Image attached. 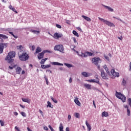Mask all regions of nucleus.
I'll return each mask as SVG.
<instances>
[{
	"instance_id": "f257e3e1",
	"label": "nucleus",
	"mask_w": 131,
	"mask_h": 131,
	"mask_svg": "<svg viewBox=\"0 0 131 131\" xmlns=\"http://www.w3.org/2000/svg\"><path fill=\"white\" fill-rule=\"evenodd\" d=\"M18 57L20 61H27L29 59V55L23 50H21L18 52Z\"/></svg>"
},
{
	"instance_id": "f03ea898",
	"label": "nucleus",
	"mask_w": 131,
	"mask_h": 131,
	"mask_svg": "<svg viewBox=\"0 0 131 131\" xmlns=\"http://www.w3.org/2000/svg\"><path fill=\"white\" fill-rule=\"evenodd\" d=\"M15 56L16 52L14 51H11L8 54L5 58V60L6 61H8V63H13L14 61V59H13V58H15Z\"/></svg>"
},
{
	"instance_id": "7ed1b4c3",
	"label": "nucleus",
	"mask_w": 131,
	"mask_h": 131,
	"mask_svg": "<svg viewBox=\"0 0 131 131\" xmlns=\"http://www.w3.org/2000/svg\"><path fill=\"white\" fill-rule=\"evenodd\" d=\"M115 95L116 97L118 98V99L121 100L123 103L125 102V101H126V97L123 94H121V93L116 91Z\"/></svg>"
},
{
	"instance_id": "20e7f679",
	"label": "nucleus",
	"mask_w": 131,
	"mask_h": 131,
	"mask_svg": "<svg viewBox=\"0 0 131 131\" xmlns=\"http://www.w3.org/2000/svg\"><path fill=\"white\" fill-rule=\"evenodd\" d=\"M99 20L101 21L102 22H103V23H105L107 26H110V27H115V25L114 24L106 20V19H104V18H102L101 17H98Z\"/></svg>"
},
{
	"instance_id": "39448f33",
	"label": "nucleus",
	"mask_w": 131,
	"mask_h": 131,
	"mask_svg": "<svg viewBox=\"0 0 131 131\" xmlns=\"http://www.w3.org/2000/svg\"><path fill=\"white\" fill-rule=\"evenodd\" d=\"M54 50L55 51H59L60 53L64 54V47H63V45H56L54 48Z\"/></svg>"
},
{
	"instance_id": "423d86ee",
	"label": "nucleus",
	"mask_w": 131,
	"mask_h": 131,
	"mask_svg": "<svg viewBox=\"0 0 131 131\" xmlns=\"http://www.w3.org/2000/svg\"><path fill=\"white\" fill-rule=\"evenodd\" d=\"M101 62L102 60L99 57H95L94 58H92V63L96 65V66H98V64Z\"/></svg>"
},
{
	"instance_id": "0eeeda50",
	"label": "nucleus",
	"mask_w": 131,
	"mask_h": 131,
	"mask_svg": "<svg viewBox=\"0 0 131 131\" xmlns=\"http://www.w3.org/2000/svg\"><path fill=\"white\" fill-rule=\"evenodd\" d=\"M8 44L0 43V54H3V52H4V49L5 48H7Z\"/></svg>"
},
{
	"instance_id": "6e6552de",
	"label": "nucleus",
	"mask_w": 131,
	"mask_h": 131,
	"mask_svg": "<svg viewBox=\"0 0 131 131\" xmlns=\"http://www.w3.org/2000/svg\"><path fill=\"white\" fill-rule=\"evenodd\" d=\"M111 73L114 77H119V73L115 72V70L113 69L111 70Z\"/></svg>"
},
{
	"instance_id": "1a4fd4ad",
	"label": "nucleus",
	"mask_w": 131,
	"mask_h": 131,
	"mask_svg": "<svg viewBox=\"0 0 131 131\" xmlns=\"http://www.w3.org/2000/svg\"><path fill=\"white\" fill-rule=\"evenodd\" d=\"M100 72H101V77L103 78V79H106L107 77V75L106 74V73H105L103 69H101L100 70Z\"/></svg>"
},
{
	"instance_id": "9d476101",
	"label": "nucleus",
	"mask_w": 131,
	"mask_h": 131,
	"mask_svg": "<svg viewBox=\"0 0 131 131\" xmlns=\"http://www.w3.org/2000/svg\"><path fill=\"white\" fill-rule=\"evenodd\" d=\"M62 36H63V35L58 33H55L53 35L54 38H59L60 37H62Z\"/></svg>"
},
{
	"instance_id": "9b49d317",
	"label": "nucleus",
	"mask_w": 131,
	"mask_h": 131,
	"mask_svg": "<svg viewBox=\"0 0 131 131\" xmlns=\"http://www.w3.org/2000/svg\"><path fill=\"white\" fill-rule=\"evenodd\" d=\"M88 56H89V57H92V56H95V54L92 53V52H90L89 51H87L86 52H85V57H88Z\"/></svg>"
},
{
	"instance_id": "f8f14e48",
	"label": "nucleus",
	"mask_w": 131,
	"mask_h": 131,
	"mask_svg": "<svg viewBox=\"0 0 131 131\" xmlns=\"http://www.w3.org/2000/svg\"><path fill=\"white\" fill-rule=\"evenodd\" d=\"M43 56H45V53L42 51V52L38 54V59H39V60H41V59H42V58H43Z\"/></svg>"
},
{
	"instance_id": "ddd939ff",
	"label": "nucleus",
	"mask_w": 131,
	"mask_h": 131,
	"mask_svg": "<svg viewBox=\"0 0 131 131\" xmlns=\"http://www.w3.org/2000/svg\"><path fill=\"white\" fill-rule=\"evenodd\" d=\"M21 70H22V69L21 68V67H17L16 69H15V72L16 74H20Z\"/></svg>"
},
{
	"instance_id": "4468645a",
	"label": "nucleus",
	"mask_w": 131,
	"mask_h": 131,
	"mask_svg": "<svg viewBox=\"0 0 131 131\" xmlns=\"http://www.w3.org/2000/svg\"><path fill=\"white\" fill-rule=\"evenodd\" d=\"M8 38H9V37H8L7 35L0 34V39H2V40H3V39H7Z\"/></svg>"
},
{
	"instance_id": "2eb2a0df",
	"label": "nucleus",
	"mask_w": 131,
	"mask_h": 131,
	"mask_svg": "<svg viewBox=\"0 0 131 131\" xmlns=\"http://www.w3.org/2000/svg\"><path fill=\"white\" fill-rule=\"evenodd\" d=\"M81 74L84 76V77H89V76H91V74L85 72H82Z\"/></svg>"
},
{
	"instance_id": "dca6fc26",
	"label": "nucleus",
	"mask_w": 131,
	"mask_h": 131,
	"mask_svg": "<svg viewBox=\"0 0 131 131\" xmlns=\"http://www.w3.org/2000/svg\"><path fill=\"white\" fill-rule=\"evenodd\" d=\"M85 124L87 126L88 130L91 131L92 130V127L91 126V125L89 124L87 121H85Z\"/></svg>"
},
{
	"instance_id": "f3484780",
	"label": "nucleus",
	"mask_w": 131,
	"mask_h": 131,
	"mask_svg": "<svg viewBox=\"0 0 131 131\" xmlns=\"http://www.w3.org/2000/svg\"><path fill=\"white\" fill-rule=\"evenodd\" d=\"M88 82H95L96 83L100 84V81L99 80H96L95 79L88 80Z\"/></svg>"
},
{
	"instance_id": "a211bd4d",
	"label": "nucleus",
	"mask_w": 131,
	"mask_h": 131,
	"mask_svg": "<svg viewBox=\"0 0 131 131\" xmlns=\"http://www.w3.org/2000/svg\"><path fill=\"white\" fill-rule=\"evenodd\" d=\"M82 18H83V19H85V20H86V21H88V22H91L92 21L91 18L84 15H82Z\"/></svg>"
},
{
	"instance_id": "6ab92c4d",
	"label": "nucleus",
	"mask_w": 131,
	"mask_h": 131,
	"mask_svg": "<svg viewBox=\"0 0 131 131\" xmlns=\"http://www.w3.org/2000/svg\"><path fill=\"white\" fill-rule=\"evenodd\" d=\"M41 67L42 69H47V68H50V67H51V64H42L41 65Z\"/></svg>"
},
{
	"instance_id": "aec40b11",
	"label": "nucleus",
	"mask_w": 131,
	"mask_h": 131,
	"mask_svg": "<svg viewBox=\"0 0 131 131\" xmlns=\"http://www.w3.org/2000/svg\"><path fill=\"white\" fill-rule=\"evenodd\" d=\"M52 65H56L57 66H63V63H61L58 62H51Z\"/></svg>"
},
{
	"instance_id": "412c9836",
	"label": "nucleus",
	"mask_w": 131,
	"mask_h": 131,
	"mask_svg": "<svg viewBox=\"0 0 131 131\" xmlns=\"http://www.w3.org/2000/svg\"><path fill=\"white\" fill-rule=\"evenodd\" d=\"M103 68L104 69H105V71L106 72V73H107L108 75H110L111 73H110V72L109 71V69H108V67H107V66L104 65L103 66Z\"/></svg>"
},
{
	"instance_id": "4be33fe9",
	"label": "nucleus",
	"mask_w": 131,
	"mask_h": 131,
	"mask_svg": "<svg viewBox=\"0 0 131 131\" xmlns=\"http://www.w3.org/2000/svg\"><path fill=\"white\" fill-rule=\"evenodd\" d=\"M103 7H104L105 8L107 9V10H108L109 12H113V11H114V10L113 8H111V7L109 6L104 5Z\"/></svg>"
},
{
	"instance_id": "5701e85b",
	"label": "nucleus",
	"mask_w": 131,
	"mask_h": 131,
	"mask_svg": "<svg viewBox=\"0 0 131 131\" xmlns=\"http://www.w3.org/2000/svg\"><path fill=\"white\" fill-rule=\"evenodd\" d=\"M84 86L88 90H91V89H92V85L90 84L85 83L84 84Z\"/></svg>"
},
{
	"instance_id": "b1692460",
	"label": "nucleus",
	"mask_w": 131,
	"mask_h": 131,
	"mask_svg": "<svg viewBox=\"0 0 131 131\" xmlns=\"http://www.w3.org/2000/svg\"><path fill=\"white\" fill-rule=\"evenodd\" d=\"M9 8L10 10H12V11H13V12H14L15 13H16V14H17L18 12H17V11L16 10V9H15V8L13 7V6H12L11 5H10L9 6Z\"/></svg>"
},
{
	"instance_id": "393cba45",
	"label": "nucleus",
	"mask_w": 131,
	"mask_h": 131,
	"mask_svg": "<svg viewBox=\"0 0 131 131\" xmlns=\"http://www.w3.org/2000/svg\"><path fill=\"white\" fill-rule=\"evenodd\" d=\"M74 102L75 104H76V105H77L78 106H80V102H79V100H78L77 98L74 100Z\"/></svg>"
},
{
	"instance_id": "a878e982",
	"label": "nucleus",
	"mask_w": 131,
	"mask_h": 131,
	"mask_svg": "<svg viewBox=\"0 0 131 131\" xmlns=\"http://www.w3.org/2000/svg\"><path fill=\"white\" fill-rule=\"evenodd\" d=\"M102 116H104V117H108L109 116V114L107 112H103L102 113Z\"/></svg>"
},
{
	"instance_id": "bb28decb",
	"label": "nucleus",
	"mask_w": 131,
	"mask_h": 131,
	"mask_svg": "<svg viewBox=\"0 0 131 131\" xmlns=\"http://www.w3.org/2000/svg\"><path fill=\"white\" fill-rule=\"evenodd\" d=\"M41 52V48L40 47H37L35 53L36 54H38V53H40Z\"/></svg>"
},
{
	"instance_id": "cd10ccee",
	"label": "nucleus",
	"mask_w": 131,
	"mask_h": 131,
	"mask_svg": "<svg viewBox=\"0 0 131 131\" xmlns=\"http://www.w3.org/2000/svg\"><path fill=\"white\" fill-rule=\"evenodd\" d=\"M73 34L74 35H75V36H77V37H79V35H78V33L76 32V31L73 30Z\"/></svg>"
},
{
	"instance_id": "c85d7f7f",
	"label": "nucleus",
	"mask_w": 131,
	"mask_h": 131,
	"mask_svg": "<svg viewBox=\"0 0 131 131\" xmlns=\"http://www.w3.org/2000/svg\"><path fill=\"white\" fill-rule=\"evenodd\" d=\"M23 102H25V103H30V100L28 99L22 98Z\"/></svg>"
},
{
	"instance_id": "c756f323",
	"label": "nucleus",
	"mask_w": 131,
	"mask_h": 131,
	"mask_svg": "<svg viewBox=\"0 0 131 131\" xmlns=\"http://www.w3.org/2000/svg\"><path fill=\"white\" fill-rule=\"evenodd\" d=\"M51 100L53 101V102H54V103H55V104H57L58 103V101L57 100V99L53 98L52 96L50 97Z\"/></svg>"
},
{
	"instance_id": "7c9ffc66",
	"label": "nucleus",
	"mask_w": 131,
	"mask_h": 131,
	"mask_svg": "<svg viewBox=\"0 0 131 131\" xmlns=\"http://www.w3.org/2000/svg\"><path fill=\"white\" fill-rule=\"evenodd\" d=\"M30 32H33V33H35V34L39 33V31H36V30H31Z\"/></svg>"
},
{
	"instance_id": "2f4dec72",
	"label": "nucleus",
	"mask_w": 131,
	"mask_h": 131,
	"mask_svg": "<svg viewBox=\"0 0 131 131\" xmlns=\"http://www.w3.org/2000/svg\"><path fill=\"white\" fill-rule=\"evenodd\" d=\"M64 65H65V66H67V67H68L69 68L72 67V65L70 64V63H64Z\"/></svg>"
},
{
	"instance_id": "473e14b6",
	"label": "nucleus",
	"mask_w": 131,
	"mask_h": 131,
	"mask_svg": "<svg viewBox=\"0 0 131 131\" xmlns=\"http://www.w3.org/2000/svg\"><path fill=\"white\" fill-rule=\"evenodd\" d=\"M44 78L46 81V84H47V85H49V80L48 79V77H47V76H44Z\"/></svg>"
},
{
	"instance_id": "72a5a7b5",
	"label": "nucleus",
	"mask_w": 131,
	"mask_h": 131,
	"mask_svg": "<svg viewBox=\"0 0 131 131\" xmlns=\"http://www.w3.org/2000/svg\"><path fill=\"white\" fill-rule=\"evenodd\" d=\"M9 33L10 34H11V35H12V36H13V37H14V38H18V36H15V35H14V33H13V32H9Z\"/></svg>"
},
{
	"instance_id": "f704fd0d",
	"label": "nucleus",
	"mask_w": 131,
	"mask_h": 131,
	"mask_svg": "<svg viewBox=\"0 0 131 131\" xmlns=\"http://www.w3.org/2000/svg\"><path fill=\"white\" fill-rule=\"evenodd\" d=\"M47 104H48L47 107H50V108H53V105H52V104H51L50 101H48Z\"/></svg>"
},
{
	"instance_id": "c9c22d12",
	"label": "nucleus",
	"mask_w": 131,
	"mask_h": 131,
	"mask_svg": "<svg viewBox=\"0 0 131 131\" xmlns=\"http://www.w3.org/2000/svg\"><path fill=\"white\" fill-rule=\"evenodd\" d=\"M74 116L75 117H76V118H79V116H80L79 113H75L74 114Z\"/></svg>"
},
{
	"instance_id": "e433bc0d",
	"label": "nucleus",
	"mask_w": 131,
	"mask_h": 131,
	"mask_svg": "<svg viewBox=\"0 0 131 131\" xmlns=\"http://www.w3.org/2000/svg\"><path fill=\"white\" fill-rule=\"evenodd\" d=\"M42 52L44 54H46V53H49L50 54H51V53H53V51L50 50H44Z\"/></svg>"
},
{
	"instance_id": "4c0bfd02",
	"label": "nucleus",
	"mask_w": 131,
	"mask_h": 131,
	"mask_svg": "<svg viewBox=\"0 0 131 131\" xmlns=\"http://www.w3.org/2000/svg\"><path fill=\"white\" fill-rule=\"evenodd\" d=\"M16 49H17V50H20V51H22L21 50H22V49H23V46H17V47H16Z\"/></svg>"
},
{
	"instance_id": "58836bf2",
	"label": "nucleus",
	"mask_w": 131,
	"mask_h": 131,
	"mask_svg": "<svg viewBox=\"0 0 131 131\" xmlns=\"http://www.w3.org/2000/svg\"><path fill=\"white\" fill-rule=\"evenodd\" d=\"M48 60V58L42 59L41 60L40 64H45V62Z\"/></svg>"
},
{
	"instance_id": "ea45409f",
	"label": "nucleus",
	"mask_w": 131,
	"mask_h": 131,
	"mask_svg": "<svg viewBox=\"0 0 131 131\" xmlns=\"http://www.w3.org/2000/svg\"><path fill=\"white\" fill-rule=\"evenodd\" d=\"M21 115H22V116H23V117H26V114L24 112H21L20 113Z\"/></svg>"
},
{
	"instance_id": "a19ab883",
	"label": "nucleus",
	"mask_w": 131,
	"mask_h": 131,
	"mask_svg": "<svg viewBox=\"0 0 131 131\" xmlns=\"http://www.w3.org/2000/svg\"><path fill=\"white\" fill-rule=\"evenodd\" d=\"M127 115L128 116H130V111L129 108L127 109Z\"/></svg>"
},
{
	"instance_id": "79ce46f5",
	"label": "nucleus",
	"mask_w": 131,
	"mask_h": 131,
	"mask_svg": "<svg viewBox=\"0 0 131 131\" xmlns=\"http://www.w3.org/2000/svg\"><path fill=\"white\" fill-rule=\"evenodd\" d=\"M85 55V53H82L81 55H79V56H81L82 58H86V56H85L84 55Z\"/></svg>"
},
{
	"instance_id": "37998d69",
	"label": "nucleus",
	"mask_w": 131,
	"mask_h": 131,
	"mask_svg": "<svg viewBox=\"0 0 131 131\" xmlns=\"http://www.w3.org/2000/svg\"><path fill=\"white\" fill-rule=\"evenodd\" d=\"M126 83V81H125V80H124V79H123V81H122V84L123 85H125Z\"/></svg>"
},
{
	"instance_id": "c03bdc74",
	"label": "nucleus",
	"mask_w": 131,
	"mask_h": 131,
	"mask_svg": "<svg viewBox=\"0 0 131 131\" xmlns=\"http://www.w3.org/2000/svg\"><path fill=\"white\" fill-rule=\"evenodd\" d=\"M0 123H1V126H4V125H5V123L2 120H0Z\"/></svg>"
},
{
	"instance_id": "a18cd8bd",
	"label": "nucleus",
	"mask_w": 131,
	"mask_h": 131,
	"mask_svg": "<svg viewBox=\"0 0 131 131\" xmlns=\"http://www.w3.org/2000/svg\"><path fill=\"white\" fill-rule=\"evenodd\" d=\"M48 127H49L50 130H51V131H55L54 128H53V127H52V126H51L50 125H49Z\"/></svg>"
},
{
	"instance_id": "49530a36",
	"label": "nucleus",
	"mask_w": 131,
	"mask_h": 131,
	"mask_svg": "<svg viewBox=\"0 0 131 131\" xmlns=\"http://www.w3.org/2000/svg\"><path fill=\"white\" fill-rule=\"evenodd\" d=\"M56 27L57 28H59V29H61V28H62V26H61V25H59V24H56Z\"/></svg>"
},
{
	"instance_id": "de8ad7c7",
	"label": "nucleus",
	"mask_w": 131,
	"mask_h": 131,
	"mask_svg": "<svg viewBox=\"0 0 131 131\" xmlns=\"http://www.w3.org/2000/svg\"><path fill=\"white\" fill-rule=\"evenodd\" d=\"M113 18H114L115 19H117V20H119V21H120L121 22H122V23H124V22L122 21V20H121V19L120 18L115 17V16H114Z\"/></svg>"
},
{
	"instance_id": "09e8293b",
	"label": "nucleus",
	"mask_w": 131,
	"mask_h": 131,
	"mask_svg": "<svg viewBox=\"0 0 131 131\" xmlns=\"http://www.w3.org/2000/svg\"><path fill=\"white\" fill-rule=\"evenodd\" d=\"M128 102L130 107H131V98L128 99Z\"/></svg>"
},
{
	"instance_id": "8fccbe9b",
	"label": "nucleus",
	"mask_w": 131,
	"mask_h": 131,
	"mask_svg": "<svg viewBox=\"0 0 131 131\" xmlns=\"http://www.w3.org/2000/svg\"><path fill=\"white\" fill-rule=\"evenodd\" d=\"M14 67H15V66L11 64V66L9 67V69L11 70L14 69Z\"/></svg>"
},
{
	"instance_id": "3c124183",
	"label": "nucleus",
	"mask_w": 131,
	"mask_h": 131,
	"mask_svg": "<svg viewBox=\"0 0 131 131\" xmlns=\"http://www.w3.org/2000/svg\"><path fill=\"white\" fill-rule=\"evenodd\" d=\"M76 28L77 30H78L79 31H80L81 32H82V30H81V28H80V27H78Z\"/></svg>"
},
{
	"instance_id": "603ef678",
	"label": "nucleus",
	"mask_w": 131,
	"mask_h": 131,
	"mask_svg": "<svg viewBox=\"0 0 131 131\" xmlns=\"http://www.w3.org/2000/svg\"><path fill=\"white\" fill-rule=\"evenodd\" d=\"M104 57L105 58V59H106V60L109 61V57L107 56L104 55Z\"/></svg>"
},
{
	"instance_id": "864d4df0",
	"label": "nucleus",
	"mask_w": 131,
	"mask_h": 131,
	"mask_svg": "<svg viewBox=\"0 0 131 131\" xmlns=\"http://www.w3.org/2000/svg\"><path fill=\"white\" fill-rule=\"evenodd\" d=\"M97 69H98V70H100L101 71V66L99 65V64H98L97 66Z\"/></svg>"
},
{
	"instance_id": "5fc2aeb1",
	"label": "nucleus",
	"mask_w": 131,
	"mask_h": 131,
	"mask_svg": "<svg viewBox=\"0 0 131 131\" xmlns=\"http://www.w3.org/2000/svg\"><path fill=\"white\" fill-rule=\"evenodd\" d=\"M34 50H35V46H34V45H33L32 46V51H34Z\"/></svg>"
},
{
	"instance_id": "6e6d98bb",
	"label": "nucleus",
	"mask_w": 131,
	"mask_h": 131,
	"mask_svg": "<svg viewBox=\"0 0 131 131\" xmlns=\"http://www.w3.org/2000/svg\"><path fill=\"white\" fill-rule=\"evenodd\" d=\"M73 39L75 43H76V42H77V41L76 40V39L75 38H73Z\"/></svg>"
},
{
	"instance_id": "4d7b16f0",
	"label": "nucleus",
	"mask_w": 131,
	"mask_h": 131,
	"mask_svg": "<svg viewBox=\"0 0 131 131\" xmlns=\"http://www.w3.org/2000/svg\"><path fill=\"white\" fill-rule=\"evenodd\" d=\"M20 107H21V108H23V109H25V106L21 104H19Z\"/></svg>"
},
{
	"instance_id": "13d9d810",
	"label": "nucleus",
	"mask_w": 131,
	"mask_h": 131,
	"mask_svg": "<svg viewBox=\"0 0 131 131\" xmlns=\"http://www.w3.org/2000/svg\"><path fill=\"white\" fill-rule=\"evenodd\" d=\"M43 129H45V130H49V128L47 126H45L43 127Z\"/></svg>"
},
{
	"instance_id": "bf43d9fd",
	"label": "nucleus",
	"mask_w": 131,
	"mask_h": 131,
	"mask_svg": "<svg viewBox=\"0 0 131 131\" xmlns=\"http://www.w3.org/2000/svg\"><path fill=\"white\" fill-rule=\"evenodd\" d=\"M69 81L70 83H71V82H72V78L70 77L69 80Z\"/></svg>"
},
{
	"instance_id": "052dcab7",
	"label": "nucleus",
	"mask_w": 131,
	"mask_h": 131,
	"mask_svg": "<svg viewBox=\"0 0 131 131\" xmlns=\"http://www.w3.org/2000/svg\"><path fill=\"white\" fill-rule=\"evenodd\" d=\"M95 78H96V79H97V80H99V76L98 75H95Z\"/></svg>"
},
{
	"instance_id": "680f3d73",
	"label": "nucleus",
	"mask_w": 131,
	"mask_h": 131,
	"mask_svg": "<svg viewBox=\"0 0 131 131\" xmlns=\"http://www.w3.org/2000/svg\"><path fill=\"white\" fill-rule=\"evenodd\" d=\"M14 115H15V116H17L18 115V113H17L16 112H14L13 113Z\"/></svg>"
},
{
	"instance_id": "e2e57ef3",
	"label": "nucleus",
	"mask_w": 131,
	"mask_h": 131,
	"mask_svg": "<svg viewBox=\"0 0 131 131\" xmlns=\"http://www.w3.org/2000/svg\"><path fill=\"white\" fill-rule=\"evenodd\" d=\"M68 117L69 120H70V119H71V116L70 115H69Z\"/></svg>"
},
{
	"instance_id": "0e129e2a",
	"label": "nucleus",
	"mask_w": 131,
	"mask_h": 131,
	"mask_svg": "<svg viewBox=\"0 0 131 131\" xmlns=\"http://www.w3.org/2000/svg\"><path fill=\"white\" fill-rule=\"evenodd\" d=\"M66 131H70V129H69V127H67L66 128Z\"/></svg>"
},
{
	"instance_id": "69168bd1",
	"label": "nucleus",
	"mask_w": 131,
	"mask_h": 131,
	"mask_svg": "<svg viewBox=\"0 0 131 131\" xmlns=\"http://www.w3.org/2000/svg\"><path fill=\"white\" fill-rule=\"evenodd\" d=\"M129 71H131V62L129 63Z\"/></svg>"
},
{
	"instance_id": "338daca9",
	"label": "nucleus",
	"mask_w": 131,
	"mask_h": 131,
	"mask_svg": "<svg viewBox=\"0 0 131 131\" xmlns=\"http://www.w3.org/2000/svg\"><path fill=\"white\" fill-rule=\"evenodd\" d=\"M21 74H25V71H22Z\"/></svg>"
},
{
	"instance_id": "774afa93",
	"label": "nucleus",
	"mask_w": 131,
	"mask_h": 131,
	"mask_svg": "<svg viewBox=\"0 0 131 131\" xmlns=\"http://www.w3.org/2000/svg\"><path fill=\"white\" fill-rule=\"evenodd\" d=\"M27 129L28 131H32V130H31L29 127H27Z\"/></svg>"
}]
</instances>
